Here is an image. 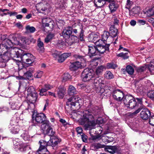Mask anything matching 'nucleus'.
I'll return each mask as SVG.
<instances>
[{"mask_svg":"<svg viewBox=\"0 0 154 154\" xmlns=\"http://www.w3.org/2000/svg\"><path fill=\"white\" fill-rule=\"evenodd\" d=\"M57 93L59 98H62L65 94V90L63 88L60 87L57 89Z\"/></svg>","mask_w":154,"mask_h":154,"instance_id":"nucleus-26","label":"nucleus"},{"mask_svg":"<svg viewBox=\"0 0 154 154\" xmlns=\"http://www.w3.org/2000/svg\"><path fill=\"white\" fill-rule=\"evenodd\" d=\"M41 129L44 134L49 136L52 135L54 133V132L51 127V124L48 121H46L43 123L41 125Z\"/></svg>","mask_w":154,"mask_h":154,"instance_id":"nucleus-8","label":"nucleus"},{"mask_svg":"<svg viewBox=\"0 0 154 154\" xmlns=\"http://www.w3.org/2000/svg\"><path fill=\"white\" fill-rule=\"evenodd\" d=\"M104 145H102L99 143H94L91 145V148L93 150L97 151L99 149L104 148Z\"/></svg>","mask_w":154,"mask_h":154,"instance_id":"nucleus-24","label":"nucleus"},{"mask_svg":"<svg viewBox=\"0 0 154 154\" xmlns=\"http://www.w3.org/2000/svg\"><path fill=\"white\" fill-rule=\"evenodd\" d=\"M110 44H106L101 40H98L96 45L88 46V54L90 57L103 54L105 51L109 52Z\"/></svg>","mask_w":154,"mask_h":154,"instance_id":"nucleus-2","label":"nucleus"},{"mask_svg":"<svg viewBox=\"0 0 154 154\" xmlns=\"http://www.w3.org/2000/svg\"><path fill=\"white\" fill-rule=\"evenodd\" d=\"M74 57L81 62L77 61L71 63L69 66L71 70H75L78 69L83 68L86 66V60L82 56L76 54L74 55Z\"/></svg>","mask_w":154,"mask_h":154,"instance_id":"nucleus-5","label":"nucleus"},{"mask_svg":"<svg viewBox=\"0 0 154 154\" xmlns=\"http://www.w3.org/2000/svg\"><path fill=\"white\" fill-rule=\"evenodd\" d=\"M133 4V2L132 1H131L130 0H127V3L125 6L126 8L128 9H129L131 8Z\"/></svg>","mask_w":154,"mask_h":154,"instance_id":"nucleus-53","label":"nucleus"},{"mask_svg":"<svg viewBox=\"0 0 154 154\" xmlns=\"http://www.w3.org/2000/svg\"><path fill=\"white\" fill-rule=\"evenodd\" d=\"M9 104H10L11 108L13 110L18 109L21 106L18 100L10 102Z\"/></svg>","mask_w":154,"mask_h":154,"instance_id":"nucleus-20","label":"nucleus"},{"mask_svg":"<svg viewBox=\"0 0 154 154\" xmlns=\"http://www.w3.org/2000/svg\"><path fill=\"white\" fill-rule=\"evenodd\" d=\"M76 131L78 134H79L80 135H81V134H83L82 133L83 130L82 128L80 127H79L76 128Z\"/></svg>","mask_w":154,"mask_h":154,"instance_id":"nucleus-56","label":"nucleus"},{"mask_svg":"<svg viewBox=\"0 0 154 154\" xmlns=\"http://www.w3.org/2000/svg\"><path fill=\"white\" fill-rule=\"evenodd\" d=\"M47 6V5L46 4L40 3L37 4L36 7L38 12L44 14L46 15L48 14Z\"/></svg>","mask_w":154,"mask_h":154,"instance_id":"nucleus-16","label":"nucleus"},{"mask_svg":"<svg viewBox=\"0 0 154 154\" xmlns=\"http://www.w3.org/2000/svg\"><path fill=\"white\" fill-rule=\"evenodd\" d=\"M117 56L119 57H122L124 59H126L128 58V53H121L117 55Z\"/></svg>","mask_w":154,"mask_h":154,"instance_id":"nucleus-50","label":"nucleus"},{"mask_svg":"<svg viewBox=\"0 0 154 154\" xmlns=\"http://www.w3.org/2000/svg\"><path fill=\"white\" fill-rule=\"evenodd\" d=\"M56 23L57 26H61L64 25V22L62 20L58 19L56 20Z\"/></svg>","mask_w":154,"mask_h":154,"instance_id":"nucleus-54","label":"nucleus"},{"mask_svg":"<svg viewBox=\"0 0 154 154\" xmlns=\"http://www.w3.org/2000/svg\"><path fill=\"white\" fill-rule=\"evenodd\" d=\"M82 101V100L77 96H74L68 100L66 102L67 105L69 106H76L75 108L79 109L80 107V103Z\"/></svg>","mask_w":154,"mask_h":154,"instance_id":"nucleus-9","label":"nucleus"},{"mask_svg":"<svg viewBox=\"0 0 154 154\" xmlns=\"http://www.w3.org/2000/svg\"><path fill=\"white\" fill-rule=\"evenodd\" d=\"M112 96L115 100L118 101H121L125 97L123 91L119 89L113 91Z\"/></svg>","mask_w":154,"mask_h":154,"instance_id":"nucleus-14","label":"nucleus"},{"mask_svg":"<svg viewBox=\"0 0 154 154\" xmlns=\"http://www.w3.org/2000/svg\"><path fill=\"white\" fill-rule=\"evenodd\" d=\"M27 72L24 73V76L27 78L31 77L32 74L34 71V68L33 67H29L26 69Z\"/></svg>","mask_w":154,"mask_h":154,"instance_id":"nucleus-23","label":"nucleus"},{"mask_svg":"<svg viewBox=\"0 0 154 154\" xmlns=\"http://www.w3.org/2000/svg\"><path fill=\"white\" fill-rule=\"evenodd\" d=\"M22 134L21 135V137L25 140H28L29 139V136L28 135V132L26 131H20Z\"/></svg>","mask_w":154,"mask_h":154,"instance_id":"nucleus-29","label":"nucleus"},{"mask_svg":"<svg viewBox=\"0 0 154 154\" xmlns=\"http://www.w3.org/2000/svg\"><path fill=\"white\" fill-rule=\"evenodd\" d=\"M67 0H55V4L57 8L63 9L66 6Z\"/></svg>","mask_w":154,"mask_h":154,"instance_id":"nucleus-18","label":"nucleus"},{"mask_svg":"<svg viewBox=\"0 0 154 154\" xmlns=\"http://www.w3.org/2000/svg\"><path fill=\"white\" fill-rule=\"evenodd\" d=\"M110 35V33L109 32L106 31L103 32V34L101 35L102 40L105 44V42L106 41Z\"/></svg>","mask_w":154,"mask_h":154,"instance_id":"nucleus-35","label":"nucleus"},{"mask_svg":"<svg viewBox=\"0 0 154 154\" xmlns=\"http://www.w3.org/2000/svg\"><path fill=\"white\" fill-rule=\"evenodd\" d=\"M105 0H94V3L95 5L98 8H100L105 4Z\"/></svg>","mask_w":154,"mask_h":154,"instance_id":"nucleus-30","label":"nucleus"},{"mask_svg":"<svg viewBox=\"0 0 154 154\" xmlns=\"http://www.w3.org/2000/svg\"><path fill=\"white\" fill-rule=\"evenodd\" d=\"M147 96L148 97L153 100L154 99V90L149 91L147 93Z\"/></svg>","mask_w":154,"mask_h":154,"instance_id":"nucleus-51","label":"nucleus"},{"mask_svg":"<svg viewBox=\"0 0 154 154\" xmlns=\"http://www.w3.org/2000/svg\"><path fill=\"white\" fill-rule=\"evenodd\" d=\"M54 36V35L53 34L50 33L49 34L47 35L46 37L45 38V42L46 43H48L51 40Z\"/></svg>","mask_w":154,"mask_h":154,"instance_id":"nucleus-44","label":"nucleus"},{"mask_svg":"<svg viewBox=\"0 0 154 154\" xmlns=\"http://www.w3.org/2000/svg\"><path fill=\"white\" fill-rule=\"evenodd\" d=\"M117 67V65L113 62L108 63L107 64L106 68L107 69H115Z\"/></svg>","mask_w":154,"mask_h":154,"instance_id":"nucleus-38","label":"nucleus"},{"mask_svg":"<svg viewBox=\"0 0 154 154\" xmlns=\"http://www.w3.org/2000/svg\"><path fill=\"white\" fill-rule=\"evenodd\" d=\"M21 40L23 44L26 45H29L30 43V42L31 41L29 40V38L26 37L22 38Z\"/></svg>","mask_w":154,"mask_h":154,"instance_id":"nucleus-46","label":"nucleus"},{"mask_svg":"<svg viewBox=\"0 0 154 154\" xmlns=\"http://www.w3.org/2000/svg\"><path fill=\"white\" fill-rule=\"evenodd\" d=\"M80 136H81V138L83 142H85L87 141L88 137L84 133L82 134Z\"/></svg>","mask_w":154,"mask_h":154,"instance_id":"nucleus-57","label":"nucleus"},{"mask_svg":"<svg viewBox=\"0 0 154 154\" xmlns=\"http://www.w3.org/2000/svg\"><path fill=\"white\" fill-rule=\"evenodd\" d=\"M151 115L150 111L147 109H144L140 113V117L144 120L147 119Z\"/></svg>","mask_w":154,"mask_h":154,"instance_id":"nucleus-17","label":"nucleus"},{"mask_svg":"<svg viewBox=\"0 0 154 154\" xmlns=\"http://www.w3.org/2000/svg\"><path fill=\"white\" fill-rule=\"evenodd\" d=\"M47 91V90L45 88H42L40 91V95L41 96L45 95V93Z\"/></svg>","mask_w":154,"mask_h":154,"instance_id":"nucleus-61","label":"nucleus"},{"mask_svg":"<svg viewBox=\"0 0 154 154\" xmlns=\"http://www.w3.org/2000/svg\"><path fill=\"white\" fill-rule=\"evenodd\" d=\"M100 110L97 106L92 107L88 110H85L83 112L84 114L83 117L79 120L80 125H84L87 128L91 129L89 133L92 137L93 140H99V138L101 137L100 134L103 129L100 126L97 127V129L99 130L95 131L96 133L100 134V137L94 136L92 134V129L95 126V122L94 121V116L98 114Z\"/></svg>","mask_w":154,"mask_h":154,"instance_id":"nucleus-1","label":"nucleus"},{"mask_svg":"<svg viewBox=\"0 0 154 154\" xmlns=\"http://www.w3.org/2000/svg\"><path fill=\"white\" fill-rule=\"evenodd\" d=\"M99 36L98 35L94 33H91L88 36L89 41L92 42L96 44V42L98 40H100L99 39Z\"/></svg>","mask_w":154,"mask_h":154,"instance_id":"nucleus-21","label":"nucleus"},{"mask_svg":"<svg viewBox=\"0 0 154 154\" xmlns=\"http://www.w3.org/2000/svg\"><path fill=\"white\" fill-rule=\"evenodd\" d=\"M145 69V68L144 66H142L139 67L137 69V71L139 72H141L144 71Z\"/></svg>","mask_w":154,"mask_h":154,"instance_id":"nucleus-60","label":"nucleus"},{"mask_svg":"<svg viewBox=\"0 0 154 154\" xmlns=\"http://www.w3.org/2000/svg\"><path fill=\"white\" fill-rule=\"evenodd\" d=\"M43 74V72L42 71L38 70L34 74V76L35 78H40L41 77Z\"/></svg>","mask_w":154,"mask_h":154,"instance_id":"nucleus-49","label":"nucleus"},{"mask_svg":"<svg viewBox=\"0 0 154 154\" xmlns=\"http://www.w3.org/2000/svg\"><path fill=\"white\" fill-rule=\"evenodd\" d=\"M52 55L55 59L57 60L59 62V59L61 58L60 57L61 54L60 53L56 50L52 52Z\"/></svg>","mask_w":154,"mask_h":154,"instance_id":"nucleus-36","label":"nucleus"},{"mask_svg":"<svg viewBox=\"0 0 154 154\" xmlns=\"http://www.w3.org/2000/svg\"><path fill=\"white\" fill-rule=\"evenodd\" d=\"M140 11V8L139 7L135 6L133 8L132 10L130 11V13H132L134 14H138Z\"/></svg>","mask_w":154,"mask_h":154,"instance_id":"nucleus-47","label":"nucleus"},{"mask_svg":"<svg viewBox=\"0 0 154 154\" xmlns=\"http://www.w3.org/2000/svg\"><path fill=\"white\" fill-rule=\"evenodd\" d=\"M107 151L111 154H114L117 152V149L115 146H110L107 148Z\"/></svg>","mask_w":154,"mask_h":154,"instance_id":"nucleus-41","label":"nucleus"},{"mask_svg":"<svg viewBox=\"0 0 154 154\" xmlns=\"http://www.w3.org/2000/svg\"><path fill=\"white\" fill-rule=\"evenodd\" d=\"M32 118L33 120L35 119L37 123H42L46 121V117L43 113H40L36 114L34 113L32 116Z\"/></svg>","mask_w":154,"mask_h":154,"instance_id":"nucleus-12","label":"nucleus"},{"mask_svg":"<svg viewBox=\"0 0 154 154\" xmlns=\"http://www.w3.org/2000/svg\"><path fill=\"white\" fill-rule=\"evenodd\" d=\"M10 124L9 127L17 126H20L19 124V121L17 119L14 118L10 121Z\"/></svg>","mask_w":154,"mask_h":154,"instance_id":"nucleus-37","label":"nucleus"},{"mask_svg":"<svg viewBox=\"0 0 154 154\" xmlns=\"http://www.w3.org/2000/svg\"><path fill=\"white\" fill-rule=\"evenodd\" d=\"M145 14L148 17H150L154 15V7L149 8L145 12Z\"/></svg>","mask_w":154,"mask_h":154,"instance_id":"nucleus-39","label":"nucleus"},{"mask_svg":"<svg viewBox=\"0 0 154 154\" xmlns=\"http://www.w3.org/2000/svg\"><path fill=\"white\" fill-rule=\"evenodd\" d=\"M101 138L102 141L106 144L110 143L113 140V137L106 136H102Z\"/></svg>","mask_w":154,"mask_h":154,"instance_id":"nucleus-32","label":"nucleus"},{"mask_svg":"<svg viewBox=\"0 0 154 154\" xmlns=\"http://www.w3.org/2000/svg\"><path fill=\"white\" fill-rule=\"evenodd\" d=\"M45 88L48 91L49 89H50L53 88V86L51 85H50L49 84H45L44 85Z\"/></svg>","mask_w":154,"mask_h":154,"instance_id":"nucleus-62","label":"nucleus"},{"mask_svg":"<svg viewBox=\"0 0 154 154\" xmlns=\"http://www.w3.org/2000/svg\"><path fill=\"white\" fill-rule=\"evenodd\" d=\"M49 104V100L48 99H47L46 100V103L45 104V105L44 106V107L43 108V110H45L46 109V107L48 106Z\"/></svg>","mask_w":154,"mask_h":154,"instance_id":"nucleus-63","label":"nucleus"},{"mask_svg":"<svg viewBox=\"0 0 154 154\" xmlns=\"http://www.w3.org/2000/svg\"><path fill=\"white\" fill-rule=\"evenodd\" d=\"M37 42L38 47V50L42 52H43L44 50V44L43 42L40 41V38L38 39Z\"/></svg>","mask_w":154,"mask_h":154,"instance_id":"nucleus-34","label":"nucleus"},{"mask_svg":"<svg viewBox=\"0 0 154 154\" xmlns=\"http://www.w3.org/2000/svg\"><path fill=\"white\" fill-rule=\"evenodd\" d=\"M71 78V76L70 74L68 73H65L64 74L63 80L64 81L70 79Z\"/></svg>","mask_w":154,"mask_h":154,"instance_id":"nucleus-52","label":"nucleus"},{"mask_svg":"<svg viewBox=\"0 0 154 154\" xmlns=\"http://www.w3.org/2000/svg\"><path fill=\"white\" fill-rule=\"evenodd\" d=\"M126 72L130 75H132L134 73V70L133 67L130 65H128L126 67Z\"/></svg>","mask_w":154,"mask_h":154,"instance_id":"nucleus-42","label":"nucleus"},{"mask_svg":"<svg viewBox=\"0 0 154 154\" xmlns=\"http://www.w3.org/2000/svg\"><path fill=\"white\" fill-rule=\"evenodd\" d=\"M118 30L114 27L112 26L110 29V35L112 37H115L117 34Z\"/></svg>","mask_w":154,"mask_h":154,"instance_id":"nucleus-33","label":"nucleus"},{"mask_svg":"<svg viewBox=\"0 0 154 154\" xmlns=\"http://www.w3.org/2000/svg\"><path fill=\"white\" fill-rule=\"evenodd\" d=\"M147 67L150 72L154 70V60L150 62V63L148 65Z\"/></svg>","mask_w":154,"mask_h":154,"instance_id":"nucleus-45","label":"nucleus"},{"mask_svg":"<svg viewBox=\"0 0 154 154\" xmlns=\"http://www.w3.org/2000/svg\"><path fill=\"white\" fill-rule=\"evenodd\" d=\"M51 20L49 18H43L42 20V23H48L50 22V23H51Z\"/></svg>","mask_w":154,"mask_h":154,"instance_id":"nucleus-59","label":"nucleus"},{"mask_svg":"<svg viewBox=\"0 0 154 154\" xmlns=\"http://www.w3.org/2000/svg\"><path fill=\"white\" fill-rule=\"evenodd\" d=\"M149 123L151 125L154 126V116H152L150 118Z\"/></svg>","mask_w":154,"mask_h":154,"instance_id":"nucleus-58","label":"nucleus"},{"mask_svg":"<svg viewBox=\"0 0 154 154\" xmlns=\"http://www.w3.org/2000/svg\"><path fill=\"white\" fill-rule=\"evenodd\" d=\"M72 28L71 26H69L64 29L63 31L62 35L64 38L69 37L70 38L72 39L73 38H77V36L72 35L70 36L72 33Z\"/></svg>","mask_w":154,"mask_h":154,"instance_id":"nucleus-15","label":"nucleus"},{"mask_svg":"<svg viewBox=\"0 0 154 154\" xmlns=\"http://www.w3.org/2000/svg\"><path fill=\"white\" fill-rule=\"evenodd\" d=\"M104 77L107 79H111L113 78L114 76L110 71H106L104 74Z\"/></svg>","mask_w":154,"mask_h":154,"instance_id":"nucleus-40","label":"nucleus"},{"mask_svg":"<svg viewBox=\"0 0 154 154\" xmlns=\"http://www.w3.org/2000/svg\"><path fill=\"white\" fill-rule=\"evenodd\" d=\"M6 51L3 54H0V58L3 60L2 61L5 62L8 61L10 57H18V55L20 54L21 50H17L16 48H9L6 49Z\"/></svg>","mask_w":154,"mask_h":154,"instance_id":"nucleus-4","label":"nucleus"},{"mask_svg":"<svg viewBox=\"0 0 154 154\" xmlns=\"http://www.w3.org/2000/svg\"><path fill=\"white\" fill-rule=\"evenodd\" d=\"M71 53H64L61 55L60 58L59 60V62L62 63L68 57L70 56Z\"/></svg>","mask_w":154,"mask_h":154,"instance_id":"nucleus-31","label":"nucleus"},{"mask_svg":"<svg viewBox=\"0 0 154 154\" xmlns=\"http://www.w3.org/2000/svg\"><path fill=\"white\" fill-rule=\"evenodd\" d=\"M84 31L81 28L80 29V32L79 36L80 38V40L83 41V36Z\"/></svg>","mask_w":154,"mask_h":154,"instance_id":"nucleus-55","label":"nucleus"},{"mask_svg":"<svg viewBox=\"0 0 154 154\" xmlns=\"http://www.w3.org/2000/svg\"><path fill=\"white\" fill-rule=\"evenodd\" d=\"M21 50V51H20V54L18 55V57H17V58H18L20 57V59L18 60L14 59V61L18 65L19 69H22L23 68V64L21 62V61L23 62L25 60H28V59L31 57H34L32 55L29 53L22 54L21 52L22 51Z\"/></svg>","mask_w":154,"mask_h":154,"instance_id":"nucleus-6","label":"nucleus"},{"mask_svg":"<svg viewBox=\"0 0 154 154\" xmlns=\"http://www.w3.org/2000/svg\"><path fill=\"white\" fill-rule=\"evenodd\" d=\"M60 141V139L55 136L52 137L50 140L48 142L43 140H40L39 142L40 146L36 152L42 153L44 152L48 151L46 148L47 146H51L54 148V147L57 146L58 143Z\"/></svg>","mask_w":154,"mask_h":154,"instance_id":"nucleus-3","label":"nucleus"},{"mask_svg":"<svg viewBox=\"0 0 154 154\" xmlns=\"http://www.w3.org/2000/svg\"><path fill=\"white\" fill-rule=\"evenodd\" d=\"M27 91L28 94L35 100L37 97V95L35 88L33 86H31L28 88Z\"/></svg>","mask_w":154,"mask_h":154,"instance_id":"nucleus-19","label":"nucleus"},{"mask_svg":"<svg viewBox=\"0 0 154 154\" xmlns=\"http://www.w3.org/2000/svg\"><path fill=\"white\" fill-rule=\"evenodd\" d=\"M103 79L100 77L95 78L93 76L91 82L94 84L96 87L98 88L99 87L101 88L104 85V82L102 80Z\"/></svg>","mask_w":154,"mask_h":154,"instance_id":"nucleus-13","label":"nucleus"},{"mask_svg":"<svg viewBox=\"0 0 154 154\" xmlns=\"http://www.w3.org/2000/svg\"><path fill=\"white\" fill-rule=\"evenodd\" d=\"M3 43L4 44V47L5 49L12 48H11L13 45V43L9 39H5L3 41Z\"/></svg>","mask_w":154,"mask_h":154,"instance_id":"nucleus-22","label":"nucleus"},{"mask_svg":"<svg viewBox=\"0 0 154 154\" xmlns=\"http://www.w3.org/2000/svg\"><path fill=\"white\" fill-rule=\"evenodd\" d=\"M11 133L12 134H16L18 133L20 131V126L9 127Z\"/></svg>","mask_w":154,"mask_h":154,"instance_id":"nucleus-28","label":"nucleus"},{"mask_svg":"<svg viewBox=\"0 0 154 154\" xmlns=\"http://www.w3.org/2000/svg\"><path fill=\"white\" fill-rule=\"evenodd\" d=\"M26 29L27 32L30 33H33L35 31V28L33 26H30L29 25H27L26 27Z\"/></svg>","mask_w":154,"mask_h":154,"instance_id":"nucleus-43","label":"nucleus"},{"mask_svg":"<svg viewBox=\"0 0 154 154\" xmlns=\"http://www.w3.org/2000/svg\"><path fill=\"white\" fill-rule=\"evenodd\" d=\"M123 103L127 107L131 109L138 107V104L134 98L131 95H126L123 100Z\"/></svg>","mask_w":154,"mask_h":154,"instance_id":"nucleus-7","label":"nucleus"},{"mask_svg":"<svg viewBox=\"0 0 154 154\" xmlns=\"http://www.w3.org/2000/svg\"><path fill=\"white\" fill-rule=\"evenodd\" d=\"M13 143L14 147L15 149H18L21 151H25L27 147L26 144L24 143L18 138L13 140Z\"/></svg>","mask_w":154,"mask_h":154,"instance_id":"nucleus-11","label":"nucleus"},{"mask_svg":"<svg viewBox=\"0 0 154 154\" xmlns=\"http://www.w3.org/2000/svg\"><path fill=\"white\" fill-rule=\"evenodd\" d=\"M75 88L72 85L69 86L68 90V93L70 95H72L76 94L77 93Z\"/></svg>","mask_w":154,"mask_h":154,"instance_id":"nucleus-27","label":"nucleus"},{"mask_svg":"<svg viewBox=\"0 0 154 154\" xmlns=\"http://www.w3.org/2000/svg\"><path fill=\"white\" fill-rule=\"evenodd\" d=\"M92 72V69H89L88 68L85 69L82 73L83 81L85 82H91L93 77Z\"/></svg>","mask_w":154,"mask_h":154,"instance_id":"nucleus-10","label":"nucleus"},{"mask_svg":"<svg viewBox=\"0 0 154 154\" xmlns=\"http://www.w3.org/2000/svg\"><path fill=\"white\" fill-rule=\"evenodd\" d=\"M35 59L34 57H32L28 59V60H25L22 62L27 64H31L34 62Z\"/></svg>","mask_w":154,"mask_h":154,"instance_id":"nucleus-48","label":"nucleus"},{"mask_svg":"<svg viewBox=\"0 0 154 154\" xmlns=\"http://www.w3.org/2000/svg\"><path fill=\"white\" fill-rule=\"evenodd\" d=\"M60 122L62 123L64 125H66L67 123L66 121L62 119H61L60 120Z\"/></svg>","mask_w":154,"mask_h":154,"instance_id":"nucleus-64","label":"nucleus"},{"mask_svg":"<svg viewBox=\"0 0 154 154\" xmlns=\"http://www.w3.org/2000/svg\"><path fill=\"white\" fill-rule=\"evenodd\" d=\"M105 69V67L104 66L101 65L98 66L96 69V74L97 76H100L102 75Z\"/></svg>","mask_w":154,"mask_h":154,"instance_id":"nucleus-25","label":"nucleus"}]
</instances>
